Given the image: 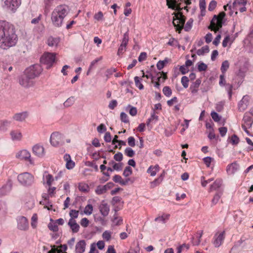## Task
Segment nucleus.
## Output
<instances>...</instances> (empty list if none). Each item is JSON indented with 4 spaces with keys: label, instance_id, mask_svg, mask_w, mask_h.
I'll return each instance as SVG.
<instances>
[{
    "label": "nucleus",
    "instance_id": "48",
    "mask_svg": "<svg viewBox=\"0 0 253 253\" xmlns=\"http://www.w3.org/2000/svg\"><path fill=\"white\" fill-rule=\"evenodd\" d=\"M193 20L192 18L189 19L187 22L184 27V30L185 31H189L192 28Z\"/></svg>",
    "mask_w": 253,
    "mask_h": 253
},
{
    "label": "nucleus",
    "instance_id": "20",
    "mask_svg": "<svg viewBox=\"0 0 253 253\" xmlns=\"http://www.w3.org/2000/svg\"><path fill=\"white\" fill-rule=\"evenodd\" d=\"M68 225L73 233H76L79 231L80 228V225L77 223L75 220L70 219Z\"/></svg>",
    "mask_w": 253,
    "mask_h": 253
},
{
    "label": "nucleus",
    "instance_id": "1",
    "mask_svg": "<svg viewBox=\"0 0 253 253\" xmlns=\"http://www.w3.org/2000/svg\"><path fill=\"white\" fill-rule=\"evenodd\" d=\"M18 41L15 27L5 21H0V47L6 50L14 46Z\"/></svg>",
    "mask_w": 253,
    "mask_h": 253
},
{
    "label": "nucleus",
    "instance_id": "8",
    "mask_svg": "<svg viewBox=\"0 0 253 253\" xmlns=\"http://www.w3.org/2000/svg\"><path fill=\"white\" fill-rule=\"evenodd\" d=\"M50 142L54 147L62 145L64 144V137L58 132H54L51 134Z\"/></svg>",
    "mask_w": 253,
    "mask_h": 253
},
{
    "label": "nucleus",
    "instance_id": "47",
    "mask_svg": "<svg viewBox=\"0 0 253 253\" xmlns=\"http://www.w3.org/2000/svg\"><path fill=\"white\" fill-rule=\"evenodd\" d=\"M69 215L70 216V219H72L73 220H75V218H77L79 215V211H76L75 210H71Z\"/></svg>",
    "mask_w": 253,
    "mask_h": 253
},
{
    "label": "nucleus",
    "instance_id": "10",
    "mask_svg": "<svg viewBox=\"0 0 253 253\" xmlns=\"http://www.w3.org/2000/svg\"><path fill=\"white\" fill-rule=\"evenodd\" d=\"M19 83L21 85L26 88L32 86L34 84L33 80L25 72L19 77Z\"/></svg>",
    "mask_w": 253,
    "mask_h": 253
},
{
    "label": "nucleus",
    "instance_id": "36",
    "mask_svg": "<svg viewBox=\"0 0 253 253\" xmlns=\"http://www.w3.org/2000/svg\"><path fill=\"white\" fill-rule=\"evenodd\" d=\"M75 101V98L74 96H71L68 98L63 103L65 107H69L72 106Z\"/></svg>",
    "mask_w": 253,
    "mask_h": 253
},
{
    "label": "nucleus",
    "instance_id": "7",
    "mask_svg": "<svg viewBox=\"0 0 253 253\" xmlns=\"http://www.w3.org/2000/svg\"><path fill=\"white\" fill-rule=\"evenodd\" d=\"M56 54L54 53L45 52L41 57V63L46 66V68L51 67L55 61Z\"/></svg>",
    "mask_w": 253,
    "mask_h": 253
},
{
    "label": "nucleus",
    "instance_id": "28",
    "mask_svg": "<svg viewBox=\"0 0 253 253\" xmlns=\"http://www.w3.org/2000/svg\"><path fill=\"white\" fill-rule=\"evenodd\" d=\"M113 180L116 183H119L122 185H126L130 179L129 178H127L124 180L120 175L116 174L114 176Z\"/></svg>",
    "mask_w": 253,
    "mask_h": 253
},
{
    "label": "nucleus",
    "instance_id": "61",
    "mask_svg": "<svg viewBox=\"0 0 253 253\" xmlns=\"http://www.w3.org/2000/svg\"><path fill=\"white\" fill-rule=\"evenodd\" d=\"M81 225L84 227H86L89 224V220L85 217L82 218L80 222Z\"/></svg>",
    "mask_w": 253,
    "mask_h": 253
},
{
    "label": "nucleus",
    "instance_id": "46",
    "mask_svg": "<svg viewBox=\"0 0 253 253\" xmlns=\"http://www.w3.org/2000/svg\"><path fill=\"white\" fill-rule=\"evenodd\" d=\"M208 68L207 65L203 62H200L198 63V69L199 71H205Z\"/></svg>",
    "mask_w": 253,
    "mask_h": 253
},
{
    "label": "nucleus",
    "instance_id": "42",
    "mask_svg": "<svg viewBox=\"0 0 253 253\" xmlns=\"http://www.w3.org/2000/svg\"><path fill=\"white\" fill-rule=\"evenodd\" d=\"M163 92L167 97H169L172 94L171 89L168 86H166L163 88Z\"/></svg>",
    "mask_w": 253,
    "mask_h": 253
},
{
    "label": "nucleus",
    "instance_id": "2",
    "mask_svg": "<svg viewBox=\"0 0 253 253\" xmlns=\"http://www.w3.org/2000/svg\"><path fill=\"white\" fill-rule=\"evenodd\" d=\"M69 12V7L66 4L57 6L51 12V20L52 25L55 27H61L64 19Z\"/></svg>",
    "mask_w": 253,
    "mask_h": 253
},
{
    "label": "nucleus",
    "instance_id": "5",
    "mask_svg": "<svg viewBox=\"0 0 253 253\" xmlns=\"http://www.w3.org/2000/svg\"><path fill=\"white\" fill-rule=\"evenodd\" d=\"M17 180L21 185L27 187L31 186L35 182L34 176L27 172L19 174L17 176Z\"/></svg>",
    "mask_w": 253,
    "mask_h": 253
},
{
    "label": "nucleus",
    "instance_id": "3",
    "mask_svg": "<svg viewBox=\"0 0 253 253\" xmlns=\"http://www.w3.org/2000/svg\"><path fill=\"white\" fill-rule=\"evenodd\" d=\"M21 4V0H1V6L5 11L14 13Z\"/></svg>",
    "mask_w": 253,
    "mask_h": 253
},
{
    "label": "nucleus",
    "instance_id": "41",
    "mask_svg": "<svg viewBox=\"0 0 253 253\" xmlns=\"http://www.w3.org/2000/svg\"><path fill=\"white\" fill-rule=\"evenodd\" d=\"M48 227L49 229L53 232H57L58 231V227L56 223L50 222L48 224Z\"/></svg>",
    "mask_w": 253,
    "mask_h": 253
},
{
    "label": "nucleus",
    "instance_id": "19",
    "mask_svg": "<svg viewBox=\"0 0 253 253\" xmlns=\"http://www.w3.org/2000/svg\"><path fill=\"white\" fill-rule=\"evenodd\" d=\"M33 153L39 157H42L44 155V148L40 145H35L33 147Z\"/></svg>",
    "mask_w": 253,
    "mask_h": 253
},
{
    "label": "nucleus",
    "instance_id": "52",
    "mask_svg": "<svg viewBox=\"0 0 253 253\" xmlns=\"http://www.w3.org/2000/svg\"><path fill=\"white\" fill-rule=\"evenodd\" d=\"M225 74H221L219 76V84L220 86H223L226 84Z\"/></svg>",
    "mask_w": 253,
    "mask_h": 253
},
{
    "label": "nucleus",
    "instance_id": "38",
    "mask_svg": "<svg viewBox=\"0 0 253 253\" xmlns=\"http://www.w3.org/2000/svg\"><path fill=\"white\" fill-rule=\"evenodd\" d=\"M135 85L140 90L144 88L143 85L141 83V79L138 77H135L134 78Z\"/></svg>",
    "mask_w": 253,
    "mask_h": 253
},
{
    "label": "nucleus",
    "instance_id": "31",
    "mask_svg": "<svg viewBox=\"0 0 253 253\" xmlns=\"http://www.w3.org/2000/svg\"><path fill=\"white\" fill-rule=\"evenodd\" d=\"M158 116L155 115V112L154 110L151 113V117L149 118L146 122V125L149 126L151 123H155L158 120Z\"/></svg>",
    "mask_w": 253,
    "mask_h": 253
},
{
    "label": "nucleus",
    "instance_id": "49",
    "mask_svg": "<svg viewBox=\"0 0 253 253\" xmlns=\"http://www.w3.org/2000/svg\"><path fill=\"white\" fill-rule=\"evenodd\" d=\"M181 84L183 85V86L186 88L188 86V82H189V79L186 76H183L181 78Z\"/></svg>",
    "mask_w": 253,
    "mask_h": 253
},
{
    "label": "nucleus",
    "instance_id": "37",
    "mask_svg": "<svg viewBox=\"0 0 253 253\" xmlns=\"http://www.w3.org/2000/svg\"><path fill=\"white\" fill-rule=\"evenodd\" d=\"M106 191L107 190L105 185H99L95 189V192L97 195H101L106 193Z\"/></svg>",
    "mask_w": 253,
    "mask_h": 253
},
{
    "label": "nucleus",
    "instance_id": "32",
    "mask_svg": "<svg viewBox=\"0 0 253 253\" xmlns=\"http://www.w3.org/2000/svg\"><path fill=\"white\" fill-rule=\"evenodd\" d=\"M222 194V191H218L214 196L213 199L211 200V205L214 206L216 205L220 199Z\"/></svg>",
    "mask_w": 253,
    "mask_h": 253
},
{
    "label": "nucleus",
    "instance_id": "12",
    "mask_svg": "<svg viewBox=\"0 0 253 253\" xmlns=\"http://www.w3.org/2000/svg\"><path fill=\"white\" fill-rule=\"evenodd\" d=\"M17 228L21 230H27L29 228L27 219L24 216H19L17 218Z\"/></svg>",
    "mask_w": 253,
    "mask_h": 253
},
{
    "label": "nucleus",
    "instance_id": "54",
    "mask_svg": "<svg viewBox=\"0 0 253 253\" xmlns=\"http://www.w3.org/2000/svg\"><path fill=\"white\" fill-rule=\"evenodd\" d=\"M120 118L121 121L125 123H127L129 122V120L128 119V116L126 114L125 112H122L120 115Z\"/></svg>",
    "mask_w": 253,
    "mask_h": 253
},
{
    "label": "nucleus",
    "instance_id": "4",
    "mask_svg": "<svg viewBox=\"0 0 253 253\" xmlns=\"http://www.w3.org/2000/svg\"><path fill=\"white\" fill-rule=\"evenodd\" d=\"M225 16L224 12H221L218 15H214L211 21L209 29L215 32L218 31L222 27L223 19Z\"/></svg>",
    "mask_w": 253,
    "mask_h": 253
},
{
    "label": "nucleus",
    "instance_id": "30",
    "mask_svg": "<svg viewBox=\"0 0 253 253\" xmlns=\"http://www.w3.org/2000/svg\"><path fill=\"white\" fill-rule=\"evenodd\" d=\"M59 40L57 38H54L52 37L48 38L47 43L50 47L56 46L58 44Z\"/></svg>",
    "mask_w": 253,
    "mask_h": 253
},
{
    "label": "nucleus",
    "instance_id": "33",
    "mask_svg": "<svg viewBox=\"0 0 253 253\" xmlns=\"http://www.w3.org/2000/svg\"><path fill=\"white\" fill-rule=\"evenodd\" d=\"M209 52V47L208 45L203 46L201 49L197 50V54L200 56L203 55L205 53H208Z\"/></svg>",
    "mask_w": 253,
    "mask_h": 253
},
{
    "label": "nucleus",
    "instance_id": "6",
    "mask_svg": "<svg viewBox=\"0 0 253 253\" xmlns=\"http://www.w3.org/2000/svg\"><path fill=\"white\" fill-rule=\"evenodd\" d=\"M42 70L43 69L42 66L40 64H36L27 68L24 72L34 80L41 74Z\"/></svg>",
    "mask_w": 253,
    "mask_h": 253
},
{
    "label": "nucleus",
    "instance_id": "25",
    "mask_svg": "<svg viewBox=\"0 0 253 253\" xmlns=\"http://www.w3.org/2000/svg\"><path fill=\"white\" fill-rule=\"evenodd\" d=\"M27 116V113L26 112H24L15 114L13 116V119L16 121L23 122L26 119Z\"/></svg>",
    "mask_w": 253,
    "mask_h": 253
},
{
    "label": "nucleus",
    "instance_id": "40",
    "mask_svg": "<svg viewBox=\"0 0 253 253\" xmlns=\"http://www.w3.org/2000/svg\"><path fill=\"white\" fill-rule=\"evenodd\" d=\"M112 233L108 230L105 231L102 234L103 238L106 241H109L111 238Z\"/></svg>",
    "mask_w": 253,
    "mask_h": 253
},
{
    "label": "nucleus",
    "instance_id": "58",
    "mask_svg": "<svg viewBox=\"0 0 253 253\" xmlns=\"http://www.w3.org/2000/svg\"><path fill=\"white\" fill-rule=\"evenodd\" d=\"M114 159L118 162H121L123 160V155L121 152H118L114 156Z\"/></svg>",
    "mask_w": 253,
    "mask_h": 253
},
{
    "label": "nucleus",
    "instance_id": "23",
    "mask_svg": "<svg viewBox=\"0 0 253 253\" xmlns=\"http://www.w3.org/2000/svg\"><path fill=\"white\" fill-rule=\"evenodd\" d=\"M11 123V121L7 120L0 121V131L5 132L7 131Z\"/></svg>",
    "mask_w": 253,
    "mask_h": 253
},
{
    "label": "nucleus",
    "instance_id": "29",
    "mask_svg": "<svg viewBox=\"0 0 253 253\" xmlns=\"http://www.w3.org/2000/svg\"><path fill=\"white\" fill-rule=\"evenodd\" d=\"M160 167L158 165H156L154 166H151L148 169L147 172L150 174L151 176H154L159 171Z\"/></svg>",
    "mask_w": 253,
    "mask_h": 253
},
{
    "label": "nucleus",
    "instance_id": "11",
    "mask_svg": "<svg viewBox=\"0 0 253 253\" xmlns=\"http://www.w3.org/2000/svg\"><path fill=\"white\" fill-rule=\"evenodd\" d=\"M225 234L224 231L220 233L217 232L215 234L212 241V243L214 247L218 248L222 244L225 238Z\"/></svg>",
    "mask_w": 253,
    "mask_h": 253
},
{
    "label": "nucleus",
    "instance_id": "14",
    "mask_svg": "<svg viewBox=\"0 0 253 253\" xmlns=\"http://www.w3.org/2000/svg\"><path fill=\"white\" fill-rule=\"evenodd\" d=\"M239 169V165L236 162H234L227 165L226 171L229 175H233Z\"/></svg>",
    "mask_w": 253,
    "mask_h": 253
},
{
    "label": "nucleus",
    "instance_id": "18",
    "mask_svg": "<svg viewBox=\"0 0 253 253\" xmlns=\"http://www.w3.org/2000/svg\"><path fill=\"white\" fill-rule=\"evenodd\" d=\"M11 139L13 141H19L22 138V134L20 130L18 129L12 130L10 132Z\"/></svg>",
    "mask_w": 253,
    "mask_h": 253
},
{
    "label": "nucleus",
    "instance_id": "21",
    "mask_svg": "<svg viewBox=\"0 0 253 253\" xmlns=\"http://www.w3.org/2000/svg\"><path fill=\"white\" fill-rule=\"evenodd\" d=\"M99 209L101 214L103 216H106L108 215L110 211L109 206L107 203H104V201H102L99 206Z\"/></svg>",
    "mask_w": 253,
    "mask_h": 253
},
{
    "label": "nucleus",
    "instance_id": "16",
    "mask_svg": "<svg viewBox=\"0 0 253 253\" xmlns=\"http://www.w3.org/2000/svg\"><path fill=\"white\" fill-rule=\"evenodd\" d=\"M17 157L21 160H28L31 164H33V162L31 159V154L26 150H23L19 152Z\"/></svg>",
    "mask_w": 253,
    "mask_h": 253
},
{
    "label": "nucleus",
    "instance_id": "44",
    "mask_svg": "<svg viewBox=\"0 0 253 253\" xmlns=\"http://www.w3.org/2000/svg\"><path fill=\"white\" fill-rule=\"evenodd\" d=\"M162 182L161 178H157L154 181L150 182V187L151 188H154V187L158 186Z\"/></svg>",
    "mask_w": 253,
    "mask_h": 253
},
{
    "label": "nucleus",
    "instance_id": "35",
    "mask_svg": "<svg viewBox=\"0 0 253 253\" xmlns=\"http://www.w3.org/2000/svg\"><path fill=\"white\" fill-rule=\"evenodd\" d=\"M229 67V63L227 60L224 61L221 64L220 70L222 74H225L226 71Z\"/></svg>",
    "mask_w": 253,
    "mask_h": 253
},
{
    "label": "nucleus",
    "instance_id": "45",
    "mask_svg": "<svg viewBox=\"0 0 253 253\" xmlns=\"http://www.w3.org/2000/svg\"><path fill=\"white\" fill-rule=\"evenodd\" d=\"M93 211V207L90 204H88L84 208V213L87 215H90Z\"/></svg>",
    "mask_w": 253,
    "mask_h": 253
},
{
    "label": "nucleus",
    "instance_id": "17",
    "mask_svg": "<svg viewBox=\"0 0 253 253\" xmlns=\"http://www.w3.org/2000/svg\"><path fill=\"white\" fill-rule=\"evenodd\" d=\"M12 186V182L8 181L0 189V196L7 195L11 190Z\"/></svg>",
    "mask_w": 253,
    "mask_h": 253
},
{
    "label": "nucleus",
    "instance_id": "51",
    "mask_svg": "<svg viewBox=\"0 0 253 253\" xmlns=\"http://www.w3.org/2000/svg\"><path fill=\"white\" fill-rule=\"evenodd\" d=\"M55 0H44L45 10H48Z\"/></svg>",
    "mask_w": 253,
    "mask_h": 253
},
{
    "label": "nucleus",
    "instance_id": "15",
    "mask_svg": "<svg viewBox=\"0 0 253 253\" xmlns=\"http://www.w3.org/2000/svg\"><path fill=\"white\" fill-rule=\"evenodd\" d=\"M249 96L245 95L238 103V109L240 112L245 111L248 106Z\"/></svg>",
    "mask_w": 253,
    "mask_h": 253
},
{
    "label": "nucleus",
    "instance_id": "13",
    "mask_svg": "<svg viewBox=\"0 0 253 253\" xmlns=\"http://www.w3.org/2000/svg\"><path fill=\"white\" fill-rule=\"evenodd\" d=\"M253 123V116L250 113L246 112L245 113L242 126L246 127H251Z\"/></svg>",
    "mask_w": 253,
    "mask_h": 253
},
{
    "label": "nucleus",
    "instance_id": "9",
    "mask_svg": "<svg viewBox=\"0 0 253 253\" xmlns=\"http://www.w3.org/2000/svg\"><path fill=\"white\" fill-rule=\"evenodd\" d=\"M186 17L181 12L175 14L172 23L177 30H181L185 24Z\"/></svg>",
    "mask_w": 253,
    "mask_h": 253
},
{
    "label": "nucleus",
    "instance_id": "63",
    "mask_svg": "<svg viewBox=\"0 0 253 253\" xmlns=\"http://www.w3.org/2000/svg\"><path fill=\"white\" fill-rule=\"evenodd\" d=\"M113 222L116 225H120L123 223V219L122 217H114L113 219Z\"/></svg>",
    "mask_w": 253,
    "mask_h": 253
},
{
    "label": "nucleus",
    "instance_id": "64",
    "mask_svg": "<svg viewBox=\"0 0 253 253\" xmlns=\"http://www.w3.org/2000/svg\"><path fill=\"white\" fill-rule=\"evenodd\" d=\"M75 167V163L71 160L66 162V167L68 169H72Z\"/></svg>",
    "mask_w": 253,
    "mask_h": 253
},
{
    "label": "nucleus",
    "instance_id": "56",
    "mask_svg": "<svg viewBox=\"0 0 253 253\" xmlns=\"http://www.w3.org/2000/svg\"><path fill=\"white\" fill-rule=\"evenodd\" d=\"M94 18L97 21H101L103 19V14L101 11H99L94 15Z\"/></svg>",
    "mask_w": 253,
    "mask_h": 253
},
{
    "label": "nucleus",
    "instance_id": "22",
    "mask_svg": "<svg viewBox=\"0 0 253 253\" xmlns=\"http://www.w3.org/2000/svg\"><path fill=\"white\" fill-rule=\"evenodd\" d=\"M85 242L84 240H80L76 245V251L77 253H83L85 251Z\"/></svg>",
    "mask_w": 253,
    "mask_h": 253
},
{
    "label": "nucleus",
    "instance_id": "26",
    "mask_svg": "<svg viewBox=\"0 0 253 253\" xmlns=\"http://www.w3.org/2000/svg\"><path fill=\"white\" fill-rule=\"evenodd\" d=\"M201 83L200 79H197L195 82H193L190 86V89L191 90L192 94L196 93L198 91V88Z\"/></svg>",
    "mask_w": 253,
    "mask_h": 253
},
{
    "label": "nucleus",
    "instance_id": "53",
    "mask_svg": "<svg viewBox=\"0 0 253 253\" xmlns=\"http://www.w3.org/2000/svg\"><path fill=\"white\" fill-rule=\"evenodd\" d=\"M213 180V178H210L208 180H205V177L204 176L201 177V185L203 187H206L207 185L211 182Z\"/></svg>",
    "mask_w": 253,
    "mask_h": 253
},
{
    "label": "nucleus",
    "instance_id": "34",
    "mask_svg": "<svg viewBox=\"0 0 253 253\" xmlns=\"http://www.w3.org/2000/svg\"><path fill=\"white\" fill-rule=\"evenodd\" d=\"M169 60L167 58L164 60H160L157 63V67L159 70H162L165 66L168 63Z\"/></svg>",
    "mask_w": 253,
    "mask_h": 253
},
{
    "label": "nucleus",
    "instance_id": "62",
    "mask_svg": "<svg viewBox=\"0 0 253 253\" xmlns=\"http://www.w3.org/2000/svg\"><path fill=\"white\" fill-rule=\"evenodd\" d=\"M97 130L99 133H103L106 130V127L104 124H100L97 127Z\"/></svg>",
    "mask_w": 253,
    "mask_h": 253
},
{
    "label": "nucleus",
    "instance_id": "55",
    "mask_svg": "<svg viewBox=\"0 0 253 253\" xmlns=\"http://www.w3.org/2000/svg\"><path fill=\"white\" fill-rule=\"evenodd\" d=\"M217 5V2L215 0H211L208 6V10L210 11L213 10L216 7Z\"/></svg>",
    "mask_w": 253,
    "mask_h": 253
},
{
    "label": "nucleus",
    "instance_id": "24",
    "mask_svg": "<svg viewBox=\"0 0 253 253\" xmlns=\"http://www.w3.org/2000/svg\"><path fill=\"white\" fill-rule=\"evenodd\" d=\"M43 181H46L47 185L50 187L51 185L52 182L54 180L53 176L49 174L47 171H44L43 174Z\"/></svg>",
    "mask_w": 253,
    "mask_h": 253
},
{
    "label": "nucleus",
    "instance_id": "39",
    "mask_svg": "<svg viewBox=\"0 0 253 253\" xmlns=\"http://www.w3.org/2000/svg\"><path fill=\"white\" fill-rule=\"evenodd\" d=\"M125 154L129 157H132L134 154V151L130 147H127L124 151Z\"/></svg>",
    "mask_w": 253,
    "mask_h": 253
},
{
    "label": "nucleus",
    "instance_id": "50",
    "mask_svg": "<svg viewBox=\"0 0 253 253\" xmlns=\"http://www.w3.org/2000/svg\"><path fill=\"white\" fill-rule=\"evenodd\" d=\"M37 220H38L37 215L36 214H34L31 218V226L33 228H35L36 227Z\"/></svg>",
    "mask_w": 253,
    "mask_h": 253
},
{
    "label": "nucleus",
    "instance_id": "43",
    "mask_svg": "<svg viewBox=\"0 0 253 253\" xmlns=\"http://www.w3.org/2000/svg\"><path fill=\"white\" fill-rule=\"evenodd\" d=\"M132 172L131 168L129 166H127L125 168L123 174L125 177H128L132 174Z\"/></svg>",
    "mask_w": 253,
    "mask_h": 253
},
{
    "label": "nucleus",
    "instance_id": "60",
    "mask_svg": "<svg viewBox=\"0 0 253 253\" xmlns=\"http://www.w3.org/2000/svg\"><path fill=\"white\" fill-rule=\"evenodd\" d=\"M225 104V101H220L217 103L216 105V109L217 111H221L223 108V106Z\"/></svg>",
    "mask_w": 253,
    "mask_h": 253
},
{
    "label": "nucleus",
    "instance_id": "57",
    "mask_svg": "<svg viewBox=\"0 0 253 253\" xmlns=\"http://www.w3.org/2000/svg\"><path fill=\"white\" fill-rule=\"evenodd\" d=\"M212 119L216 122H218L220 120V117L215 112H212L211 114Z\"/></svg>",
    "mask_w": 253,
    "mask_h": 253
},
{
    "label": "nucleus",
    "instance_id": "59",
    "mask_svg": "<svg viewBox=\"0 0 253 253\" xmlns=\"http://www.w3.org/2000/svg\"><path fill=\"white\" fill-rule=\"evenodd\" d=\"M127 142L129 146L134 147L135 145V140L133 136H130L127 139Z\"/></svg>",
    "mask_w": 253,
    "mask_h": 253
},
{
    "label": "nucleus",
    "instance_id": "27",
    "mask_svg": "<svg viewBox=\"0 0 253 253\" xmlns=\"http://www.w3.org/2000/svg\"><path fill=\"white\" fill-rule=\"evenodd\" d=\"M222 184V180L221 179H217L213 182V183L211 185L209 192H211L214 190H218V189L221 187Z\"/></svg>",
    "mask_w": 253,
    "mask_h": 253
}]
</instances>
